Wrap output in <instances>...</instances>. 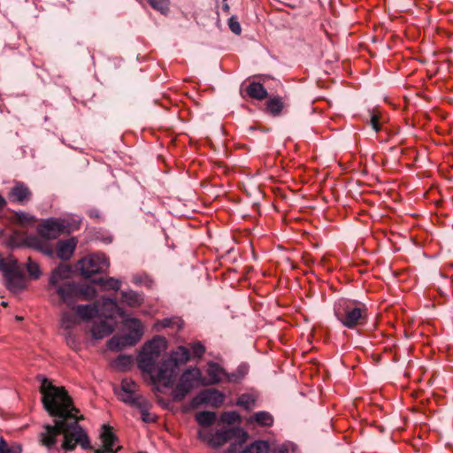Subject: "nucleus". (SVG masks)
<instances>
[{"mask_svg":"<svg viewBox=\"0 0 453 453\" xmlns=\"http://www.w3.org/2000/svg\"><path fill=\"white\" fill-rule=\"evenodd\" d=\"M40 392L44 409L50 416L58 418L53 426L46 425L40 434V441L48 449L72 451L79 444L81 449H90L87 433L78 424L72 400L63 387H56L46 379H41Z\"/></svg>","mask_w":453,"mask_h":453,"instance_id":"nucleus-1","label":"nucleus"},{"mask_svg":"<svg viewBox=\"0 0 453 453\" xmlns=\"http://www.w3.org/2000/svg\"><path fill=\"white\" fill-rule=\"evenodd\" d=\"M198 438L212 449L230 442L224 453H255V441H249L246 430L240 426L222 427L213 431L199 430Z\"/></svg>","mask_w":453,"mask_h":453,"instance_id":"nucleus-2","label":"nucleus"},{"mask_svg":"<svg viewBox=\"0 0 453 453\" xmlns=\"http://www.w3.org/2000/svg\"><path fill=\"white\" fill-rule=\"evenodd\" d=\"M334 312L343 326L353 329L367 320V307L354 299L340 298L334 303Z\"/></svg>","mask_w":453,"mask_h":453,"instance_id":"nucleus-3","label":"nucleus"},{"mask_svg":"<svg viewBox=\"0 0 453 453\" xmlns=\"http://www.w3.org/2000/svg\"><path fill=\"white\" fill-rule=\"evenodd\" d=\"M165 349V340L163 337H155L143 346L137 357L138 367L150 375L154 383L161 382L157 380V373L160 369L159 357L161 352Z\"/></svg>","mask_w":453,"mask_h":453,"instance_id":"nucleus-4","label":"nucleus"},{"mask_svg":"<svg viewBox=\"0 0 453 453\" xmlns=\"http://www.w3.org/2000/svg\"><path fill=\"white\" fill-rule=\"evenodd\" d=\"M189 359V349L184 346H179L171 352L168 358L160 361V369L157 375V380L164 387L171 388L173 385L179 366L186 364Z\"/></svg>","mask_w":453,"mask_h":453,"instance_id":"nucleus-5","label":"nucleus"},{"mask_svg":"<svg viewBox=\"0 0 453 453\" xmlns=\"http://www.w3.org/2000/svg\"><path fill=\"white\" fill-rule=\"evenodd\" d=\"M76 315L83 320H89L98 313L105 317H111L113 313L120 316L124 315L122 309L118 306L114 298L103 296L100 301L95 304L74 305Z\"/></svg>","mask_w":453,"mask_h":453,"instance_id":"nucleus-6","label":"nucleus"},{"mask_svg":"<svg viewBox=\"0 0 453 453\" xmlns=\"http://www.w3.org/2000/svg\"><path fill=\"white\" fill-rule=\"evenodd\" d=\"M81 274L88 279L94 274L105 273L110 266V261L104 254L95 253L79 261Z\"/></svg>","mask_w":453,"mask_h":453,"instance_id":"nucleus-7","label":"nucleus"},{"mask_svg":"<svg viewBox=\"0 0 453 453\" xmlns=\"http://www.w3.org/2000/svg\"><path fill=\"white\" fill-rule=\"evenodd\" d=\"M201 371L196 367L188 368L180 377L179 382L173 391L175 401L183 400L193 389L195 384L201 380Z\"/></svg>","mask_w":453,"mask_h":453,"instance_id":"nucleus-8","label":"nucleus"},{"mask_svg":"<svg viewBox=\"0 0 453 453\" xmlns=\"http://www.w3.org/2000/svg\"><path fill=\"white\" fill-rule=\"evenodd\" d=\"M224 395L216 389H204L196 395L190 402L192 408H198L202 404H208L217 408L222 404Z\"/></svg>","mask_w":453,"mask_h":453,"instance_id":"nucleus-9","label":"nucleus"},{"mask_svg":"<svg viewBox=\"0 0 453 453\" xmlns=\"http://www.w3.org/2000/svg\"><path fill=\"white\" fill-rule=\"evenodd\" d=\"M66 226L63 220L56 219H49L38 226L37 231L39 235L45 240H52L58 238L65 231Z\"/></svg>","mask_w":453,"mask_h":453,"instance_id":"nucleus-10","label":"nucleus"},{"mask_svg":"<svg viewBox=\"0 0 453 453\" xmlns=\"http://www.w3.org/2000/svg\"><path fill=\"white\" fill-rule=\"evenodd\" d=\"M60 297L61 302L70 308H74L77 303L76 283L65 281L53 287H50Z\"/></svg>","mask_w":453,"mask_h":453,"instance_id":"nucleus-11","label":"nucleus"},{"mask_svg":"<svg viewBox=\"0 0 453 453\" xmlns=\"http://www.w3.org/2000/svg\"><path fill=\"white\" fill-rule=\"evenodd\" d=\"M103 448L96 449L95 453H117L120 446H116L118 438L115 436L110 426L104 425L100 434Z\"/></svg>","mask_w":453,"mask_h":453,"instance_id":"nucleus-12","label":"nucleus"},{"mask_svg":"<svg viewBox=\"0 0 453 453\" xmlns=\"http://www.w3.org/2000/svg\"><path fill=\"white\" fill-rule=\"evenodd\" d=\"M11 202L25 204L32 198V192L23 182L17 181L8 194Z\"/></svg>","mask_w":453,"mask_h":453,"instance_id":"nucleus-13","label":"nucleus"},{"mask_svg":"<svg viewBox=\"0 0 453 453\" xmlns=\"http://www.w3.org/2000/svg\"><path fill=\"white\" fill-rule=\"evenodd\" d=\"M124 326L129 330V333L127 334V339H130L129 343L135 345L141 340L143 334L141 321L134 318L127 319L124 321Z\"/></svg>","mask_w":453,"mask_h":453,"instance_id":"nucleus-14","label":"nucleus"},{"mask_svg":"<svg viewBox=\"0 0 453 453\" xmlns=\"http://www.w3.org/2000/svg\"><path fill=\"white\" fill-rule=\"evenodd\" d=\"M77 245V241L74 238L68 240H60L57 243L56 253L61 260H69Z\"/></svg>","mask_w":453,"mask_h":453,"instance_id":"nucleus-15","label":"nucleus"},{"mask_svg":"<svg viewBox=\"0 0 453 453\" xmlns=\"http://www.w3.org/2000/svg\"><path fill=\"white\" fill-rule=\"evenodd\" d=\"M27 244L28 247L33 248L48 257H52L54 254L51 245L48 242L37 237H28Z\"/></svg>","mask_w":453,"mask_h":453,"instance_id":"nucleus-16","label":"nucleus"},{"mask_svg":"<svg viewBox=\"0 0 453 453\" xmlns=\"http://www.w3.org/2000/svg\"><path fill=\"white\" fill-rule=\"evenodd\" d=\"M114 331V326L107 321L94 324L91 333L93 338L99 340L110 335Z\"/></svg>","mask_w":453,"mask_h":453,"instance_id":"nucleus-17","label":"nucleus"},{"mask_svg":"<svg viewBox=\"0 0 453 453\" xmlns=\"http://www.w3.org/2000/svg\"><path fill=\"white\" fill-rule=\"evenodd\" d=\"M7 288L12 292H19L25 288L23 276L18 271L5 277Z\"/></svg>","mask_w":453,"mask_h":453,"instance_id":"nucleus-18","label":"nucleus"},{"mask_svg":"<svg viewBox=\"0 0 453 453\" xmlns=\"http://www.w3.org/2000/svg\"><path fill=\"white\" fill-rule=\"evenodd\" d=\"M127 334L124 335H113L108 342V348L112 351H119L127 347L134 346V344L129 343L130 339H127Z\"/></svg>","mask_w":453,"mask_h":453,"instance_id":"nucleus-19","label":"nucleus"},{"mask_svg":"<svg viewBox=\"0 0 453 453\" xmlns=\"http://www.w3.org/2000/svg\"><path fill=\"white\" fill-rule=\"evenodd\" d=\"M69 272V267L65 265L55 268L50 277L49 287H53L65 282L64 280L67 277Z\"/></svg>","mask_w":453,"mask_h":453,"instance_id":"nucleus-20","label":"nucleus"},{"mask_svg":"<svg viewBox=\"0 0 453 453\" xmlns=\"http://www.w3.org/2000/svg\"><path fill=\"white\" fill-rule=\"evenodd\" d=\"M265 111L273 117L279 116L283 110V102L280 97L273 96L265 103Z\"/></svg>","mask_w":453,"mask_h":453,"instance_id":"nucleus-21","label":"nucleus"},{"mask_svg":"<svg viewBox=\"0 0 453 453\" xmlns=\"http://www.w3.org/2000/svg\"><path fill=\"white\" fill-rule=\"evenodd\" d=\"M94 283L100 285L103 290H114L118 291L121 287V281L119 279L109 278H97L93 280Z\"/></svg>","mask_w":453,"mask_h":453,"instance_id":"nucleus-22","label":"nucleus"},{"mask_svg":"<svg viewBox=\"0 0 453 453\" xmlns=\"http://www.w3.org/2000/svg\"><path fill=\"white\" fill-rule=\"evenodd\" d=\"M77 302L79 300H92L96 296V290L91 286L76 284Z\"/></svg>","mask_w":453,"mask_h":453,"instance_id":"nucleus-23","label":"nucleus"},{"mask_svg":"<svg viewBox=\"0 0 453 453\" xmlns=\"http://www.w3.org/2000/svg\"><path fill=\"white\" fill-rule=\"evenodd\" d=\"M18 271V262L14 258H9L8 260L0 257V272L3 273L4 278L14 272Z\"/></svg>","mask_w":453,"mask_h":453,"instance_id":"nucleus-24","label":"nucleus"},{"mask_svg":"<svg viewBox=\"0 0 453 453\" xmlns=\"http://www.w3.org/2000/svg\"><path fill=\"white\" fill-rule=\"evenodd\" d=\"M121 296L122 302L131 307L139 306L142 301V296L133 290L122 291Z\"/></svg>","mask_w":453,"mask_h":453,"instance_id":"nucleus-25","label":"nucleus"},{"mask_svg":"<svg viewBox=\"0 0 453 453\" xmlns=\"http://www.w3.org/2000/svg\"><path fill=\"white\" fill-rule=\"evenodd\" d=\"M151 404L144 398L136 408H138L142 414V419L145 423H152L156 421V416L150 412Z\"/></svg>","mask_w":453,"mask_h":453,"instance_id":"nucleus-26","label":"nucleus"},{"mask_svg":"<svg viewBox=\"0 0 453 453\" xmlns=\"http://www.w3.org/2000/svg\"><path fill=\"white\" fill-rule=\"evenodd\" d=\"M217 418V415L214 411H200L196 415V420L203 426H211Z\"/></svg>","mask_w":453,"mask_h":453,"instance_id":"nucleus-27","label":"nucleus"},{"mask_svg":"<svg viewBox=\"0 0 453 453\" xmlns=\"http://www.w3.org/2000/svg\"><path fill=\"white\" fill-rule=\"evenodd\" d=\"M118 395L122 402L134 407L144 399V397L140 395L135 393H127V391L125 392L123 390H120Z\"/></svg>","mask_w":453,"mask_h":453,"instance_id":"nucleus-28","label":"nucleus"},{"mask_svg":"<svg viewBox=\"0 0 453 453\" xmlns=\"http://www.w3.org/2000/svg\"><path fill=\"white\" fill-rule=\"evenodd\" d=\"M112 365L119 371H127L133 365V357L127 355H120L113 361Z\"/></svg>","mask_w":453,"mask_h":453,"instance_id":"nucleus-29","label":"nucleus"},{"mask_svg":"<svg viewBox=\"0 0 453 453\" xmlns=\"http://www.w3.org/2000/svg\"><path fill=\"white\" fill-rule=\"evenodd\" d=\"M222 372L223 370L218 364L214 362L209 363L207 374L210 377V383L214 384L219 382Z\"/></svg>","mask_w":453,"mask_h":453,"instance_id":"nucleus-30","label":"nucleus"},{"mask_svg":"<svg viewBox=\"0 0 453 453\" xmlns=\"http://www.w3.org/2000/svg\"><path fill=\"white\" fill-rule=\"evenodd\" d=\"M79 320L71 311H64L61 317V326L65 329H71L78 325Z\"/></svg>","mask_w":453,"mask_h":453,"instance_id":"nucleus-31","label":"nucleus"},{"mask_svg":"<svg viewBox=\"0 0 453 453\" xmlns=\"http://www.w3.org/2000/svg\"><path fill=\"white\" fill-rule=\"evenodd\" d=\"M273 417L267 411H257V426H272L273 424Z\"/></svg>","mask_w":453,"mask_h":453,"instance_id":"nucleus-32","label":"nucleus"},{"mask_svg":"<svg viewBox=\"0 0 453 453\" xmlns=\"http://www.w3.org/2000/svg\"><path fill=\"white\" fill-rule=\"evenodd\" d=\"M150 5L161 14L166 15L169 12V0H148Z\"/></svg>","mask_w":453,"mask_h":453,"instance_id":"nucleus-33","label":"nucleus"},{"mask_svg":"<svg viewBox=\"0 0 453 453\" xmlns=\"http://www.w3.org/2000/svg\"><path fill=\"white\" fill-rule=\"evenodd\" d=\"M220 421L227 425L240 423L241 418L236 411H225L220 415Z\"/></svg>","mask_w":453,"mask_h":453,"instance_id":"nucleus-34","label":"nucleus"},{"mask_svg":"<svg viewBox=\"0 0 453 453\" xmlns=\"http://www.w3.org/2000/svg\"><path fill=\"white\" fill-rule=\"evenodd\" d=\"M26 267L28 274L33 279H38L42 274L39 265L36 262L33 261L31 257H28Z\"/></svg>","mask_w":453,"mask_h":453,"instance_id":"nucleus-35","label":"nucleus"},{"mask_svg":"<svg viewBox=\"0 0 453 453\" xmlns=\"http://www.w3.org/2000/svg\"><path fill=\"white\" fill-rule=\"evenodd\" d=\"M237 404L250 411L255 406V398L250 395H242L237 400Z\"/></svg>","mask_w":453,"mask_h":453,"instance_id":"nucleus-36","label":"nucleus"},{"mask_svg":"<svg viewBox=\"0 0 453 453\" xmlns=\"http://www.w3.org/2000/svg\"><path fill=\"white\" fill-rule=\"evenodd\" d=\"M241 94L243 97L255 99V80L250 81L248 85L244 83L241 86Z\"/></svg>","mask_w":453,"mask_h":453,"instance_id":"nucleus-37","label":"nucleus"},{"mask_svg":"<svg viewBox=\"0 0 453 453\" xmlns=\"http://www.w3.org/2000/svg\"><path fill=\"white\" fill-rule=\"evenodd\" d=\"M294 447L291 442H285L282 444H272V449L270 453H289L290 449Z\"/></svg>","mask_w":453,"mask_h":453,"instance_id":"nucleus-38","label":"nucleus"},{"mask_svg":"<svg viewBox=\"0 0 453 453\" xmlns=\"http://www.w3.org/2000/svg\"><path fill=\"white\" fill-rule=\"evenodd\" d=\"M137 385L136 383L130 379H124L121 382V389L125 392L127 391V393H135L137 391Z\"/></svg>","mask_w":453,"mask_h":453,"instance_id":"nucleus-39","label":"nucleus"},{"mask_svg":"<svg viewBox=\"0 0 453 453\" xmlns=\"http://www.w3.org/2000/svg\"><path fill=\"white\" fill-rule=\"evenodd\" d=\"M190 349L195 357L200 358L205 352L204 346L200 342L190 343Z\"/></svg>","mask_w":453,"mask_h":453,"instance_id":"nucleus-40","label":"nucleus"},{"mask_svg":"<svg viewBox=\"0 0 453 453\" xmlns=\"http://www.w3.org/2000/svg\"><path fill=\"white\" fill-rule=\"evenodd\" d=\"M65 342H66V344L73 349H77L79 345H80V342H79V340L76 338V336L71 333V332H67L65 334Z\"/></svg>","mask_w":453,"mask_h":453,"instance_id":"nucleus-41","label":"nucleus"},{"mask_svg":"<svg viewBox=\"0 0 453 453\" xmlns=\"http://www.w3.org/2000/svg\"><path fill=\"white\" fill-rule=\"evenodd\" d=\"M0 453H20V449L9 447L4 438H0Z\"/></svg>","mask_w":453,"mask_h":453,"instance_id":"nucleus-42","label":"nucleus"},{"mask_svg":"<svg viewBox=\"0 0 453 453\" xmlns=\"http://www.w3.org/2000/svg\"><path fill=\"white\" fill-rule=\"evenodd\" d=\"M272 444L266 441L257 440V453H270Z\"/></svg>","mask_w":453,"mask_h":453,"instance_id":"nucleus-43","label":"nucleus"},{"mask_svg":"<svg viewBox=\"0 0 453 453\" xmlns=\"http://www.w3.org/2000/svg\"><path fill=\"white\" fill-rule=\"evenodd\" d=\"M228 26L230 30L235 34L240 35L242 32L241 25L238 22L237 19L234 16H232L228 19Z\"/></svg>","mask_w":453,"mask_h":453,"instance_id":"nucleus-44","label":"nucleus"},{"mask_svg":"<svg viewBox=\"0 0 453 453\" xmlns=\"http://www.w3.org/2000/svg\"><path fill=\"white\" fill-rule=\"evenodd\" d=\"M256 97L257 100H263L267 97V91L259 81H257Z\"/></svg>","mask_w":453,"mask_h":453,"instance_id":"nucleus-45","label":"nucleus"},{"mask_svg":"<svg viewBox=\"0 0 453 453\" xmlns=\"http://www.w3.org/2000/svg\"><path fill=\"white\" fill-rule=\"evenodd\" d=\"M240 374H235V373H233L229 376L228 380L230 381H237L239 380L240 379H242L245 373L247 372V368L245 366H241L239 368V371Z\"/></svg>","mask_w":453,"mask_h":453,"instance_id":"nucleus-46","label":"nucleus"},{"mask_svg":"<svg viewBox=\"0 0 453 453\" xmlns=\"http://www.w3.org/2000/svg\"><path fill=\"white\" fill-rule=\"evenodd\" d=\"M371 125L374 131L378 132L380 129V124H379V115L376 113H372L371 115Z\"/></svg>","mask_w":453,"mask_h":453,"instance_id":"nucleus-47","label":"nucleus"},{"mask_svg":"<svg viewBox=\"0 0 453 453\" xmlns=\"http://www.w3.org/2000/svg\"><path fill=\"white\" fill-rule=\"evenodd\" d=\"M173 323V319H164L160 322L157 323V326H160L161 327H170L172 326V324Z\"/></svg>","mask_w":453,"mask_h":453,"instance_id":"nucleus-48","label":"nucleus"},{"mask_svg":"<svg viewBox=\"0 0 453 453\" xmlns=\"http://www.w3.org/2000/svg\"><path fill=\"white\" fill-rule=\"evenodd\" d=\"M229 5L226 2V3H222V5H221V11L225 13H228L229 12Z\"/></svg>","mask_w":453,"mask_h":453,"instance_id":"nucleus-49","label":"nucleus"},{"mask_svg":"<svg viewBox=\"0 0 453 453\" xmlns=\"http://www.w3.org/2000/svg\"><path fill=\"white\" fill-rule=\"evenodd\" d=\"M6 203L5 199L0 195V209L4 208Z\"/></svg>","mask_w":453,"mask_h":453,"instance_id":"nucleus-50","label":"nucleus"},{"mask_svg":"<svg viewBox=\"0 0 453 453\" xmlns=\"http://www.w3.org/2000/svg\"><path fill=\"white\" fill-rule=\"evenodd\" d=\"M89 215H90L91 217H96V218H97V217L99 216V215H98V212H97V211H89Z\"/></svg>","mask_w":453,"mask_h":453,"instance_id":"nucleus-51","label":"nucleus"},{"mask_svg":"<svg viewBox=\"0 0 453 453\" xmlns=\"http://www.w3.org/2000/svg\"><path fill=\"white\" fill-rule=\"evenodd\" d=\"M175 322L178 324L179 328L182 326L181 324H180V320L177 319Z\"/></svg>","mask_w":453,"mask_h":453,"instance_id":"nucleus-52","label":"nucleus"},{"mask_svg":"<svg viewBox=\"0 0 453 453\" xmlns=\"http://www.w3.org/2000/svg\"><path fill=\"white\" fill-rule=\"evenodd\" d=\"M258 194H261V195H262V191H261L260 189L257 190V196Z\"/></svg>","mask_w":453,"mask_h":453,"instance_id":"nucleus-53","label":"nucleus"},{"mask_svg":"<svg viewBox=\"0 0 453 453\" xmlns=\"http://www.w3.org/2000/svg\"><path fill=\"white\" fill-rule=\"evenodd\" d=\"M106 242H111V238H108V239L106 240Z\"/></svg>","mask_w":453,"mask_h":453,"instance_id":"nucleus-54","label":"nucleus"},{"mask_svg":"<svg viewBox=\"0 0 453 453\" xmlns=\"http://www.w3.org/2000/svg\"><path fill=\"white\" fill-rule=\"evenodd\" d=\"M227 0H222L223 3H226Z\"/></svg>","mask_w":453,"mask_h":453,"instance_id":"nucleus-55","label":"nucleus"}]
</instances>
